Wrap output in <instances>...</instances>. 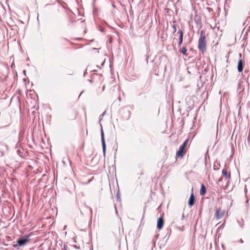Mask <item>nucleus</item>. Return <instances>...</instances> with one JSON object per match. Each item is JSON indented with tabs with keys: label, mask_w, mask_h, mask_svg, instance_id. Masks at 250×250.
I'll list each match as a JSON object with an SVG mask.
<instances>
[{
	"label": "nucleus",
	"mask_w": 250,
	"mask_h": 250,
	"mask_svg": "<svg viewBox=\"0 0 250 250\" xmlns=\"http://www.w3.org/2000/svg\"><path fill=\"white\" fill-rule=\"evenodd\" d=\"M93 51H95V52H97V53H98V52H99L98 50H97V49H96V48H93Z\"/></svg>",
	"instance_id": "obj_14"
},
{
	"label": "nucleus",
	"mask_w": 250,
	"mask_h": 250,
	"mask_svg": "<svg viewBox=\"0 0 250 250\" xmlns=\"http://www.w3.org/2000/svg\"><path fill=\"white\" fill-rule=\"evenodd\" d=\"M244 62L241 59H240L238 62L237 69L239 72L243 71Z\"/></svg>",
	"instance_id": "obj_6"
},
{
	"label": "nucleus",
	"mask_w": 250,
	"mask_h": 250,
	"mask_svg": "<svg viewBox=\"0 0 250 250\" xmlns=\"http://www.w3.org/2000/svg\"><path fill=\"white\" fill-rule=\"evenodd\" d=\"M195 203V197L194 196L193 192H192L190 195L189 199L188 200V204L189 207H191L193 206Z\"/></svg>",
	"instance_id": "obj_8"
},
{
	"label": "nucleus",
	"mask_w": 250,
	"mask_h": 250,
	"mask_svg": "<svg viewBox=\"0 0 250 250\" xmlns=\"http://www.w3.org/2000/svg\"><path fill=\"white\" fill-rule=\"evenodd\" d=\"M172 28H173V33H175L176 32V30H177L176 25L175 24L173 25H172Z\"/></svg>",
	"instance_id": "obj_13"
},
{
	"label": "nucleus",
	"mask_w": 250,
	"mask_h": 250,
	"mask_svg": "<svg viewBox=\"0 0 250 250\" xmlns=\"http://www.w3.org/2000/svg\"><path fill=\"white\" fill-rule=\"evenodd\" d=\"M222 178H221L219 179V181H222Z\"/></svg>",
	"instance_id": "obj_16"
},
{
	"label": "nucleus",
	"mask_w": 250,
	"mask_h": 250,
	"mask_svg": "<svg viewBox=\"0 0 250 250\" xmlns=\"http://www.w3.org/2000/svg\"><path fill=\"white\" fill-rule=\"evenodd\" d=\"M198 47L202 51L203 54L206 51L207 41L206 40L205 32L202 30L200 32V36L198 40Z\"/></svg>",
	"instance_id": "obj_1"
},
{
	"label": "nucleus",
	"mask_w": 250,
	"mask_h": 250,
	"mask_svg": "<svg viewBox=\"0 0 250 250\" xmlns=\"http://www.w3.org/2000/svg\"><path fill=\"white\" fill-rule=\"evenodd\" d=\"M30 236L31 234L23 236L17 240V244H14L13 247L14 248H17L26 245L30 242Z\"/></svg>",
	"instance_id": "obj_2"
},
{
	"label": "nucleus",
	"mask_w": 250,
	"mask_h": 250,
	"mask_svg": "<svg viewBox=\"0 0 250 250\" xmlns=\"http://www.w3.org/2000/svg\"><path fill=\"white\" fill-rule=\"evenodd\" d=\"M63 250H67V249H66V246L65 245H64V246H63Z\"/></svg>",
	"instance_id": "obj_15"
},
{
	"label": "nucleus",
	"mask_w": 250,
	"mask_h": 250,
	"mask_svg": "<svg viewBox=\"0 0 250 250\" xmlns=\"http://www.w3.org/2000/svg\"><path fill=\"white\" fill-rule=\"evenodd\" d=\"M102 143L103 151L104 153L105 151V141H104V133L103 131L102 132Z\"/></svg>",
	"instance_id": "obj_10"
},
{
	"label": "nucleus",
	"mask_w": 250,
	"mask_h": 250,
	"mask_svg": "<svg viewBox=\"0 0 250 250\" xmlns=\"http://www.w3.org/2000/svg\"><path fill=\"white\" fill-rule=\"evenodd\" d=\"M188 142V139H187L183 144L180 146V148L176 154V157L177 158H183L184 156L186 153V151L185 150V147H186L187 144Z\"/></svg>",
	"instance_id": "obj_3"
},
{
	"label": "nucleus",
	"mask_w": 250,
	"mask_h": 250,
	"mask_svg": "<svg viewBox=\"0 0 250 250\" xmlns=\"http://www.w3.org/2000/svg\"><path fill=\"white\" fill-rule=\"evenodd\" d=\"M225 210L221 207L216 208L215 209V217L217 220L222 218L225 214Z\"/></svg>",
	"instance_id": "obj_4"
},
{
	"label": "nucleus",
	"mask_w": 250,
	"mask_h": 250,
	"mask_svg": "<svg viewBox=\"0 0 250 250\" xmlns=\"http://www.w3.org/2000/svg\"><path fill=\"white\" fill-rule=\"evenodd\" d=\"M187 51L188 50L186 47H183L179 50L180 52L186 56H188Z\"/></svg>",
	"instance_id": "obj_12"
},
{
	"label": "nucleus",
	"mask_w": 250,
	"mask_h": 250,
	"mask_svg": "<svg viewBox=\"0 0 250 250\" xmlns=\"http://www.w3.org/2000/svg\"><path fill=\"white\" fill-rule=\"evenodd\" d=\"M206 192V188L205 186L203 184L201 186V188L200 191V195L203 196L205 194Z\"/></svg>",
	"instance_id": "obj_11"
},
{
	"label": "nucleus",
	"mask_w": 250,
	"mask_h": 250,
	"mask_svg": "<svg viewBox=\"0 0 250 250\" xmlns=\"http://www.w3.org/2000/svg\"><path fill=\"white\" fill-rule=\"evenodd\" d=\"M164 220L163 217H159L157 220V228L159 230H161L164 227Z\"/></svg>",
	"instance_id": "obj_5"
},
{
	"label": "nucleus",
	"mask_w": 250,
	"mask_h": 250,
	"mask_svg": "<svg viewBox=\"0 0 250 250\" xmlns=\"http://www.w3.org/2000/svg\"><path fill=\"white\" fill-rule=\"evenodd\" d=\"M177 33L179 34V42H178V45H179V46H180L183 42V32L181 30H179L178 31Z\"/></svg>",
	"instance_id": "obj_9"
},
{
	"label": "nucleus",
	"mask_w": 250,
	"mask_h": 250,
	"mask_svg": "<svg viewBox=\"0 0 250 250\" xmlns=\"http://www.w3.org/2000/svg\"><path fill=\"white\" fill-rule=\"evenodd\" d=\"M222 174L226 177V179L229 180L231 177V174L230 171L228 170L227 168H224L222 170Z\"/></svg>",
	"instance_id": "obj_7"
}]
</instances>
